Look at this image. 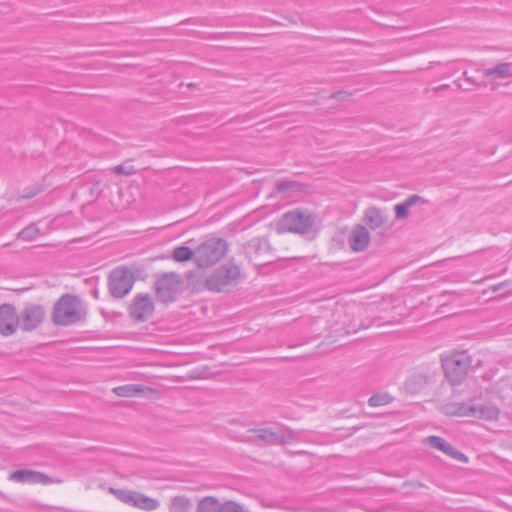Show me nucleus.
<instances>
[{
	"instance_id": "f257e3e1",
	"label": "nucleus",
	"mask_w": 512,
	"mask_h": 512,
	"mask_svg": "<svg viewBox=\"0 0 512 512\" xmlns=\"http://www.w3.org/2000/svg\"><path fill=\"white\" fill-rule=\"evenodd\" d=\"M87 311L77 295L63 294L54 304L51 321L56 326L67 327L86 321Z\"/></svg>"
},
{
	"instance_id": "f03ea898",
	"label": "nucleus",
	"mask_w": 512,
	"mask_h": 512,
	"mask_svg": "<svg viewBox=\"0 0 512 512\" xmlns=\"http://www.w3.org/2000/svg\"><path fill=\"white\" fill-rule=\"evenodd\" d=\"M316 216L303 208H296L281 216L276 224V230L280 233L290 232L304 236L308 240L316 237L318 229L315 227Z\"/></svg>"
},
{
	"instance_id": "7ed1b4c3",
	"label": "nucleus",
	"mask_w": 512,
	"mask_h": 512,
	"mask_svg": "<svg viewBox=\"0 0 512 512\" xmlns=\"http://www.w3.org/2000/svg\"><path fill=\"white\" fill-rule=\"evenodd\" d=\"M155 296L159 303L168 306L183 293V280L176 272H163L154 282Z\"/></svg>"
},
{
	"instance_id": "20e7f679",
	"label": "nucleus",
	"mask_w": 512,
	"mask_h": 512,
	"mask_svg": "<svg viewBox=\"0 0 512 512\" xmlns=\"http://www.w3.org/2000/svg\"><path fill=\"white\" fill-rule=\"evenodd\" d=\"M446 379L451 385L461 384L471 368L472 357L466 351H456L441 359Z\"/></svg>"
},
{
	"instance_id": "39448f33",
	"label": "nucleus",
	"mask_w": 512,
	"mask_h": 512,
	"mask_svg": "<svg viewBox=\"0 0 512 512\" xmlns=\"http://www.w3.org/2000/svg\"><path fill=\"white\" fill-rule=\"evenodd\" d=\"M241 278V272L238 265L230 260L227 264L216 268L204 282L206 290L211 292H221L229 286L237 285Z\"/></svg>"
},
{
	"instance_id": "423d86ee",
	"label": "nucleus",
	"mask_w": 512,
	"mask_h": 512,
	"mask_svg": "<svg viewBox=\"0 0 512 512\" xmlns=\"http://www.w3.org/2000/svg\"><path fill=\"white\" fill-rule=\"evenodd\" d=\"M229 244L223 238L211 237L202 242L197 248L196 265L208 268L219 262L227 253Z\"/></svg>"
},
{
	"instance_id": "0eeeda50",
	"label": "nucleus",
	"mask_w": 512,
	"mask_h": 512,
	"mask_svg": "<svg viewBox=\"0 0 512 512\" xmlns=\"http://www.w3.org/2000/svg\"><path fill=\"white\" fill-rule=\"evenodd\" d=\"M141 271H131L126 266H119L113 269L108 275V290L112 298L123 299L126 297L133 288L137 279L136 273Z\"/></svg>"
},
{
	"instance_id": "6e6552de",
	"label": "nucleus",
	"mask_w": 512,
	"mask_h": 512,
	"mask_svg": "<svg viewBox=\"0 0 512 512\" xmlns=\"http://www.w3.org/2000/svg\"><path fill=\"white\" fill-rule=\"evenodd\" d=\"M242 251L249 262L256 266H264L272 263L273 252L268 238L254 237L242 245Z\"/></svg>"
},
{
	"instance_id": "1a4fd4ad",
	"label": "nucleus",
	"mask_w": 512,
	"mask_h": 512,
	"mask_svg": "<svg viewBox=\"0 0 512 512\" xmlns=\"http://www.w3.org/2000/svg\"><path fill=\"white\" fill-rule=\"evenodd\" d=\"M155 304L148 293L137 294L128 306L129 317L137 323L146 322L153 316Z\"/></svg>"
},
{
	"instance_id": "9d476101",
	"label": "nucleus",
	"mask_w": 512,
	"mask_h": 512,
	"mask_svg": "<svg viewBox=\"0 0 512 512\" xmlns=\"http://www.w3.org/2000/svg\"><path fill=\"white\" fill-rule=\"evenodd\" d=\"M46 311L40 304H29L19 313V328L24 332L36 330L44 322Z\"/></svg>"
},
{
	"instance_id": "9b49d317",
	"label": "nucleus",
	"mask_w": 512,
	"mask_h": 512,
	"mask_svg": "<svg viewBox=\"0 0 512 512\" xmlns=\"http://www.w3.org/2000/svg\"><path fill=\"white\" fill-rule=\"evenodd\" d=\"M19 328V314L11 303L0 305V334L4 337L13 335Z\"/></svg>"
},
{
	"instance_id": "f8f14e48",
	"label": "nucleus",
	"mask_w": 512,
	"mask_h": 512,
	"mask_svg": "<svg viewBox=\"0 0 512 512\" xmlns=\"http://www.w3.org/2000/svg\"><path fill=\"white\" fill-rule=\"evenodd\" d=\"M434 373L416 372L411 374L404 383V390L407 394L416 395L423 393L435 382Z\"/></svg>"
},
{
	"instance_id": "ddd939ff",
	"label": "nucleus",
	"mask_w": 512,
	"mask_h": 512,
	"mask_svg": "<svg viewBox=\"0 0 512 512\" xmlns=\"http://www.w3.org/2000/svg\"><path fill=\"white\" fill-rule=\"evenodd\" d=\"M423 443L431 448L437 449L449 457L458 460L462 463H468L469 458L461 451L454 448L448 441L444 438L436 435H431L426 437L423 440Z\"/></svg>"
},
{
	"instance_id": "4468645a",
	"label": "nucleus",
	"mask_w": 512,
	"mask_h": 512,
	"mask_svg": "<svg viewBox=\"0 0 512 512\" xmlns=\"http://www.w3.org/2000/svg\"><path fill=\"white\" fill-rule=\"evenodd\" d=\"M9 479L20 483H41L44 485L54 482H61L60 479H53L43 472L30 469L15 470L10 474Z\"/></svg>"
},
{
	"instance_id": "2eb2a0df",
	"label": "nucleus",
	"mask_w": 512,
	"mask_h": 512,
	"mask_svg": "<svg viewBox=\"0 0 512 512\" xmlns=\"http://www.w3.org/2000/svg\"><path fill=\"white\" fill-rule=\"evenodd\" d=\"M250 431L257 433L253 443L259 444L263 442L267 445H278L290 443L293 440L292 434H284L282 432L273 431L272 428L251 429Z\"/></svg>"
},
{
	"instance_id": "dca6fc26",
	"label": "nucleus",
	"mask_w": 512,
	"mask_h": 512,
	"mask_svg": "<svg viewBox=\"0 0 512 512\" xmlns=\"http://www.w3.org/2000/svg\"><path fill=\"white\" fill-rule=\"evenodd\" d=\"M469 407H473V412H468V417H474L486 421H497L500 415V409L491 402L478 403L473 399L469 403Z\"/></svg>"
},
{
	"instance_id": "f3484780",
	"label": "nucleus",
	"mask_w": 512,
	"mask_h": 512,
	"mask_svg": "<svg viewBox=\"0 0 512 512\" xmlns=\"http://www.w3.org/2000/svg\"><path fill=\"white\" fill-rule=\"evenodd\" d=\"M370 242V233L363 225H356L352 230L348 243L352 251L362 252L367 249Z\"/></svg>"
},
{
	"instance_id": "a211bd4d",
	"label": "nucleus",
	"mask_w": 512,
	"mask_h": 512,
	"mask_svg": "<svg viewBox=\"0 0 512 512\" xmlns=\"http://www.w3.org/2000/svg\"><path fill=\"white\" fill-rule=\"evenodd\" d=\"M437 410L449 417H468V412H473L474 408L465 402H449L439 404Z\"/></svg>"
},
{
	"instance_id": "6ab92c4d",
	"label": "nucleus",
	"mask_w": 512,
	"mask_h": 512,
	"mask_svg": "<svg viewBox=\"0 0 512 512\" xmlns=\"http://www.w3.org/2000/svg\"><path fill=\"white\" fill-rule=\"evenodd\" d=\"M154 389L140 384H127L118 386L113 389V392L119 397H134L137 395H147L154 393Z\"/></svg>"
},
{
	"instance_id": "aec40b11",
	"label": "nucleus",
	"mask_w": 512,
	"mask_h": 512,
	"mask_svg": "<svg viewBox=\"0 0 512 512\" xmlns=\"http://www.w3.org/2000/svg\"><path fill=\"white\" fill-rule=\"evenodd\" d=\"M483 75L492 81L512 77V63L501 62L494 67L483 69Z\"/></svg>"
},
{
	"instance_id": "412c9836",
	"label": "nucleus",
	"mask_w": 512,
	"mask_h": 512,
	"mask_svg": "<svg viewBox=\"0 0 512 512\" xmlns=\"http://www.w3.org/2000/svg\"><path fill=\"white\" fill-rule=\"evenodd\" d=\"M364 221L370 229L375 230L387 222V217L382 214L379 208L372 206L365 210Z\"/></svg>"
},
{
	"instance_id": "4be33fe9",
	"label": "nucleus",
	"mask_w": 512,
	"mask_h": 512,
	"mask_svg": "<svg viewBox=\"0 0 512 512\" xmlns=\"http://www.w3.org/2000/svg\"><path fill=\"white\" fill-rule=\"evenodd\" d=\"M308 185L305 183H301L295 180H282L279 181L275 186V191L277 193H286V192H300L305 193L308 190Z\"/></svg>"
},
{
	"instance_id": "5701e85b",
	"label": "nucleus",
	"mask_w": 512,
	"mask_h": 512,
	"mask_svg": "<svg viewBox=\"0 0 512 512\" xmlns=\"http://www.w3.org/2000/svg\"><path fill=\"white\" fill-rule=\"evenodd\" d=\"M132 506L144 511H154L159 507V502L155 498L146 496L136 491Z\"/></svg>"
},
{
	"instance_id": "b1692460",
	"label": "nucleus",
	"mask_w": 512,
	"mask_h": 512,
	"mask_svg": "<svg viewBox=\"0 0 512 512\" xmlns=\"http://www.w3.org/2000/svg\"><path fill=\"white\" fill-rule=\"evenodd\" d=\"M197 253L196 249L193 250L188 246H178L172 251V259L179 263H185L190 260H194L196 262Z\"/></svg>"
},
{
	"instance_id": "393cba45",
	"label": "nucleus",
	"mask_w": 512,
	"mask_h": 512,
	"mask_svg": "<svg viewBox=\"0 0 512 512\" xmlns=\"http://www.w3.org/2000/svg\"><path fill=\"white\" fill-rule=\"evenodd\" d=\"M220 501L213 496H206L198 502L196 512H221Z\"/></svg>"
},
{
	"instance_id": "a878e982",
	"label": "nucleus",
	"mask_w": 512,
	"mask_h": 512,
	"mask_svg": "<svg viewBox=\"0 0 512 512\" xmlns=\"http://www.w3.org/2000/svg\"><path fill=\"white\" fill-rule=\"evenodd\" d=\"M192 508V502L185 496H176L172 498L170 512H189Z\"/></svg>"
},
{
	"instance_id": "bb28decb",
	"label": "nucleus",
	"mask_w": 512,
	"mask_h": 512,
	"mask_svg": "<svg viewBox=\"0 0 512 512\" xmlns=\"http://www.w3.org/2000/svg\"><path fill=\"white\" fill-rule=\"evenodd\" d=\"M109 493L113 494L118 500L122 501L125 504H129L132 506L134 502V496L136 491L126 490V489H118L114 487H110L108 489Z\"/></svg>"
},
{
	"instance_id": "cd10ccee",
	"label": "nucleus",
	"mask_w": 512,
	"mask_h": 512,
	"mask_svg": "<svg viewBox=\"0 0 512 512\" xmlns=\"http://www.w3.org/2000/svg\"><path fill=\"white\" fill-rule=\"evenodd\" d=\"M39 233L40 231L37 225L35 223H31L17 233V238L23 241H32Z\"/></svg>"
},
{
	"instance_id": "c85d7f7f",
	"label": "nucleus",
	"mask_w": 512,
	"mask_h": 512,
	"mask_svg": "<svg viewBox=\"0 0 512 512\" xmlns=\"http://www.w3.org/2000/svg\"><path fill=\"white\" fill-rule=\"evenodd\" d=\"M44 190L45 186L42 184H36L30 187H26L20 194H18L17 200L19 201L21 199H31L37 196L38 194L42 193Z\"/></svg>"
},
{
	"instance_id": "c756f323",
	"label": "nucleus",
	"mask_w": 512,
	"mask_h": 512,
	"mask_svg": "<svg viewBox=\"0 0 512 512\" xmlns=\"http://www.w3.org/2000/svg\"><path fill=\"white\" fill-rule=\"evenodd\" d=\"M393 398L387 394V393H378L372 395L369 400L368 404L372 407H378V406H384L389 403H391Z\"/></svg>"
},
{
	"instance_id": "7c9ffc66",
	"label": "nucleus",
	"mask_w": 512,
	"mask_h": 512,
	"mask_svg": "<svg viewBox=\"0 0 512 512\" xmlns=\"http://www.w3.org/2000/svg\"><path fill=\"white\" fill-rule=\"evenodd\" d=\"M394 211H395V217L396 219H405L408 217L409 215V207L408 205L404 202L402 203H398L397 205H395L394 207Z\"/></svg>"
},
{
	"instance_id": "2f4dec72",
	"label": "nucleus",
	"mask_w": 512,
	"mask_h": 512,
	"mask_svg": "<svg viewBox=\"0 0 512 512\" xmlns=\"http://www.w3.org/2000/svg\"><path fill=\"white\" fill-rule=\"evenodd\" d=\"M221 512H244L242 506L235 501H226L221 505Z\"/></svg>"
},
{
	"instance_id": "473e14b6",
	"label": "nucleus",
	"mask_w": 512,
	"mask_h": 512,
	"mask_svg": "<svg viewBox=\"0 0 512 512\" xmlns=\"http://www.w3.org/2000/svg\"><path fill=\"white\" fill-rule=\"evenodd\" d=\"M113 172L117 175H126V176H130L132 175L135 170H134V167L132 165L130 166H125L123 164H120V165H117L113 168Z\"/></svg>"
},
{
	"instance_id": "72a5a7b5",
	"label": "nucleus",
	"mask_w": 512,
	"mask_h": 512,
	"mask_svg": "<svg viewBox=\"0 0 512 512\" xmlns=\"http://www.w3.org/2000/svg\"><path fill=\"white\" fill-rule=\"evenodd\" d=\"M244 35H245V33H243V32L231 31V32L217 33L214 35V38H218V39L239 38Z\"/></svg>"
},
{
	"instance_id": "f704fd0d",
	"label": "nucleus",
	"mask_w": 512,
	"mask_h": 512,
	"mask_svg": "<svg viewBox=\"0 0 512 512\" xmlns=\"http://www.w3.org/2000/svg\"><path fill=\"white\" fill-rule=\"evenodd\" d=\"M405 203L408 205V207L410 208L411 206L415 205L416 203H421V204H425L427 203V200H425L424 198H422L421 196L419 195H411L409 196L406 200H405Z\"/></svg>"
},
{
	"instance_id": "c9c22d12",
	"label": "nucleus",
	"mask_w": 512,
	"mask_h": 512,
	"mask_svg": "<svg viewBox=\"0 0 512 512\" xmlns=\"http://www.w3.org/2000/svg\"><path fill=\"white\" fill-rule=\"evenodd\" d=\"M90 194L95 198L100 197L102 194L101 181H95L90 187Z\"/></svg>"
},
{
	"instance_id": "e433bc0d",
	"label": "nucleus",
	"mask_w": 512,
	"mask_h": 512,
	"mask_svg": "<svg viewBox=\"0 0 512 512\" xmlns=\"http://www.w3.org/2000/svg\"><path fill=\"white\" fill-rule=\"evenodd\" d=\"M403 485L405 487H410L412 489H419V488L425 487V485L423 483H421L420 481H417V480L406 481Z\"/></svg>"
},
{
	"instance_id": "4c0bfd02",
	"label": "nucleus",
	"mask_w": 512,
	"mask_h": 512,
	"mask_svg": "<svg viewBox=\"0 0 512 512\" xmlns=\"http://www.w3.org/2000/svg\"><path fill=\"white\" fill-rule=\"evenodd\" d=\"M350 94L345 92V91H337V92H334L331 94L330 98L332 99H345L346 97H348Z\"/></svg>"
},
{
	"instance_id": "58836bf2",
	"label": "nucleus",
	"mask_w": 512,
	"mask_h": 512,
	"mask_svg": "<svg viewBox=\"0 0 512 512\" xmlns=\"http://www.w3.org/2000/svg\"><path fill=\"white\" fill-rule=\"evenodd\" d=\"M464 75V78H465V81L472 84V85H476V86H481L482 83L480 82H477V80L475 78H473L472 76H469L467 72H464L463 73Z\"/></svg>"
},
{
	"instance_id": "ea45409f",
	"label": "nucleus",
	"mask_w": 512,
	"mask_h": 512,
	"mask_svg": "<svg viewBox=\"0 0 512 512\" xmlns=\"http://www.w3.org/2000/svg\"><path fill=\"white\" fill-rule=\"evenodd\" d=\"M208 370H209V367L205 366V367H203V369L200 373H197V371H194V375H192L191 378H193V379L203 378V377H205L204 372H206Z\"/></svg>"
},
{
	"instance_id": "a19ab883",
	"label": "nucleus",
	"mask_w": 512,
	"mask_h": 512,
	"mask_svg": "<svg viewBox=\"0 0 512 512\" xmlns=\"http://www.w3.org/2000/svg\"><path fill=\"white\" fill-rule=\"evenodd\" d=\"M197 275L196 271H188L186 273V279L190 284H193L192 279Z\"/></svg>"
},
{
	"instance_id": "79ce46f5",
	"label": "nucleus",
	"mask_w": 512,
	"mask_h": 512,
	"mask_svg": "<svg viewBox=\"0 0 512 512\" xmlns=\"http://www.w3.org/2000/svg\"><path fill=\"white\" fill-rule=\"evenodd\" d=\"M449 87H450L449 84H443V85H440V86L436 87L435 91L439 92V91H442V90H447V89H449Z\"/></svg>"
},
{
	"instance_id": "37998d69",
	"label": "nucleus",
	"mask_w": 512,
	"mask_h": 512,
	"mask_svg": "<svg viewBox=\"0 0 512 512\" xmlns=\"http://www.w3.org/2000/svg\"><path fill=\"white\" fill-rule=\"evenodd\" d=\"M457 87L461 90H464V91H469L470 88L469 87H463V84L458 80V81H455Z\"/></svg>"
},
{
	"instance_id": "c03bdc74",
	"label": "nucleus",
	"mask_w": 512,
	"mask_h": 512,
	"mask_svg": "<svg viewBox=\"0 0 512 512\" xmlns=\"http://www.w3.org/2000/svg\"><path fill=\"white\" fill-rule=\"evenodd\" d=\"M91 294L92 296L95 298V299H98L99 298V290L97 287H95L92 291H91Z\"/></svg>"
},
{
	"instance_id": "a18cd8bd",
	"label": "nucleus",
	"mask_w": 512,
	"mask_h": 512,
	"mask_svg": "<svg viewBox=\"0 0 512 512\" xmlns=\"http://www.w3.org/2000/svg\"><path fill=\"white\" fill-rule=\"evenodd\" d=\"M502 286H504V283H500L498 285H494L491 288H492L493 291H499Z\"/></svg>"
},
{
	"instance_id": "49530a36",
	"label": "nucleus",
	"mask_w": 512,
	"mask_h": 512,
	"mask_svg": "<svg viewBox=\"0 0 512 512\" xmlns=\"http://www.w3.org/2000/svg\"><path fill=\"white\" fill-rule=\"evenodd\" d=\"M361 327H362L361 325H360V326H357V327H356V326H353V328H352V329H353V331H357V330H359Z\"/></svg>"
},
{
	"instance_id": "de8ad7c7",
	"label": "nucleus",
	"mask_w": 512,
	"mask_h": 512,
	"mask_svg": "<svg viewBox=\"0 0 512 512\" xmlns=\"http://www.w3.org/2000/svg\"><path fill=\"white\" fill-rule=\"evenodd\" d=\"M195 84L191 83V84H188V87H194Z\"/></svg>"
}]
</instances>
